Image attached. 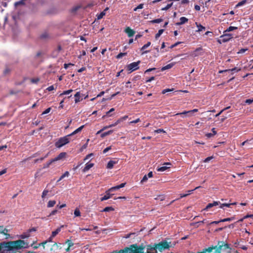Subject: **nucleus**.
I'll return each instance as SVG.
<instances>
[{"label":"nucleus","instance_id":"nucleus-33","mask_svg":"<svg viewBox=\"0 0 253 253\" xmlns=\"http://www.w3.org/2000/svg\"><path fill=\"white\" fill-rule=\"evenodd\" d=\"M196 24L197 26V27L198 28V30H197V32H201V31H202L203 30H205L206 29V28L205 27H204L203 26H202V25L201 24H198L197 23H196Z\"/></svg>","mask_w":253,"mask_h":253},{"label":"nucleus","instance_id":"nucleus-59","mask_svg":"<svg viewBox=\"0 0 253 253\" xmlns=\"http://www.w3.org/2000/svg\"><path fill=\"white\" fill-rule=\"evenodd\" d=\"M155 132L157 133H161V132L165 133L166 131L163 129L160 128V129H158L157 130H155Z\"/></svg>","mask_w":253,"mask_h":253},{"label":"nucleus","instance_id":"nucleus-64","mask_svg":"<svg viewBox=\"0 0 253 253\" xmlns=\"http://www.w3.org/2000/svg\"><path fill=\"white\" fill-rule=\"evenodd\" d=\"M205 135L207 138H211L214 136V135L212 134V133H207Z\"/></svg>","mask_w":253,"mask_h":253},{"label":"nucleus","instance_id":"nucleus-32","mask_svg":"<svg viewBox=\"0 0 253 253\" xmlns=\"http://www.w3.org/2000/svg\"><path fill=\"white\" fill-rule=\"evenodd\" d=\"M247 2V0H243L241 1L238 2L236 5V7L237 8V7H239L240 6H241L245 4Z\"/></svg>","mask_w":253,"mask_h":253},{"label":"nucleus","instance_id":"nucleus-30","mask_svg":"<svg viewBox=\"0 0 253 253\" xmlns=\"http://www.w3.org/2000/svg\"><path fill=\"white\" fill-rule=\"evenodd\" d=\"M69 175V172L68 171H66L64 174H63L59 179L57 180V182L61 181L62 179H63L65 177H68Z\"/></svg>","mask_w":253,"mask_h":253},{"label":"nucleus","instance_id":"nucleus-23","mask_svg":"<svg viewBox=\"0 0 253 253\" xmlns=\"http://www.w3.org/2000/svg\"><path fill=\"white\" fill-rule=\"evenodd\" d=\"M236 205V202H234L233 203H229V204L223 203V204H220V208L221 209H222L224 207H226L227 208H230V206L231 205Z\"/></svg>","mask_w":253,"mask_h":253},{"label":"nucleus","instance_id":"nucleus-15","mask_svg":"<svg viewBox=\"0 0 253 253\" xmlns=\"http://www.w3.org/2000/svg\"><path fill=\"white\" fill-rule=\"evenodd\" d=\"M66 156V152H61L56 157H55L54 159H53L54 161H57L58 160H60L64 158H65Z\"/></svg>","mask_w":253,"mask_h":253},{"label":"nucleus","instance_id":"nucleus-62","mask_svg":"<svg viewBox=\"0 0 253 253\" xmlns=\"http://www.w3.org/2000/svg\"><path fill=\"white\" fill-rule=\"evenodd\" d=\"M147 179H148V177H147V175H145L143 176V177L142 179L141 180V182H141V183H143V182H144L146 181L147 180Z\"/></svg>","mask_w":253,"mask_h":253},{"label":"nucleus","instance_id":"nucleus-8","mask_svg":"<svg viewBox=\"0 0 253 253\" xmlns=\"http://www.w3.org/2000/svg\"><path fill=\"white\" fill-rule=\"evenodd\" d=\"M164 165H166V166H162L160 168H158L157 170L158 171H164L169 168H170V166L172 165L170 163H165Z\"/></svg>","mask_w":253,"mask_h":253},{"label":"nucleus","instance_id":"nucleus-14","mask_svg":"<svg viewBox=\"0 0 253 253\" xmlns=\"http://www.w3.org/2000/svg\"><path fill=\"white\" fill-rule=\"evenodd\" d=\"M118 160H110L107 164V168L109 169H112L114 166L118 163Z\"/></svg>","mask_w":253,"mask_h":253},{"label":"nucleus","instance_id":"nucleus-22","mask_svg":"<svg viewBox=\"0 0 253 253\" xmlns=\"http://www.w3.org/2000/svg\"><path fill=\"white\" fill-rule=\"evenodd\" d=\"M63 227L64 225H61L60 227L57 228L55 231H53L51 234L52 237H54L56 236L61 231V228Z\"/></svg>","mask_w":253,"mask_h":253},{"label":"nucleus","instance_id":"nucleus-29","mask_svg":"<svg viewBox=\"0 0 253 253\" xmlns=\"http://www.w3.org/2000/svg\"><path fill=\"white\" fill-rule=\"evenodd\" d=\"M54 162V161L53 159L50 160L49 162H48L47 163H46L43 165V168L46 169V168H48L49 167V166Z\"/></svg>","mask_w":253,"mask_h":253},{"label":"nucleus","instance_id":"nucleus-54","mask_svg":"<svg viewBox=\"0 0 253 253\" xmlns=\"http://www.w3.org/2000/svg\"><path fill=\"white\" fill-rule=\"evenodd\" d=\"M121 122V120H120V119H119L115 123L110 125V127H114V126H117L118 124H119Z\"/></svg>","mask_w":253,"mask_h":253},{"label":"nucleus","instance_id":"nucleus-48","mask_svg":"<svg viewBox=\"0 0 253 253\" xmlns=\"http://www.w3.org/2000/svg\"><path fill=\"white\" fill-rule=\"evenodd\" d=\"M66 243L68 244V247H71L74 245V243L72 242V241L69 239L66 241Z\"/></svg>","mask_w":253,"mask_h":253},{"label":"nucleus","instance_id":"nucleus-43","mask_svg":"<svg viewBox=\"0 0 253 253\" xmlns=\"http://www.w3.org/2000/svg\"><path fill=\"white\" fill-rule=\"evenodd\" d=\"M48 155V153H47L46 155H45L43 157H41L40 159H37L35 160V163H38L39 161H43L45 158H46Z\"/></svg>","mask_w":253,"mask_h":253},{"label":"nucleus","instance_id":"nucleus-41","mask_svg":"<svg viewBox=\"0 0 253 253\" xmlns=\"http://www.w3.org/2000/svg\"><path fill=\"white\" fill-rule=\"evenodd\" d=\"M173 4V3L171 2L169 4H168L165 7H163L161 9L162 10H167L169 8H170Z\"/></svg>","mask_w":253,"mask_h":253},{"label":"nucleus","instance_id":"nucleus-28","mask_svg":"<svg viewBox=\"0 0 253 253\" xmlns=\"http://www.w3.org/2000/svg\"><path fill=\"white\" fill-rule=\"evenodd\" d=\"M253 144V138H252L250 140H247L243 142H242L241 144V146H244L246 144Z\"/></svg>","mask_w":253,"mask_h":253},{"label":"nucleus","instance_id":"nucleus-56","mask_svg":"<svg viewBox=\"0 0 253 253\" xmlns=\"http://www.w3.org/2000/svg\"><path fill=\"white\" fill-rule=\"evenodd\" d=\"M216 248L215 249V251L213 253H221V250L219 248V247L217 245L216 246Z\"/></svg>","mask_w":253,"mask_h":253},{"label":"nucleus","instance_id":"nucleus-10","mask_svg":"<svg viewBox=\"0 0 253 253\" xmlns=\"http://www.w3.org/2000/svg\"><path fill=\"white\" fill-rule=\"evenodd\" d=\"M111 191H109V189L105 192V195L100 199L101 201H104L110 198L113 194H111Z\"/></svg>","mask_w":253,"mask_h":253},{"label":"nucleus","instance_id":"nucleus-39","mask_svg":"<svg viewBox=\"0 0 253 253\" xmlns=\"http://www.w3.org/2000/svg\"><path fill=\"white\" fill-rule=\"evenodd\" d=\"M73 91L72 89H69L68 90L64 91L62 93L59 95V96H62L64 95L69 94Z\"/></svg>","mask_w":253,"mask_h":253},{"label":"nucleus","instance_id":"nucleus-46","mask_svg":"<svg viewBox=\"0 0 253 253\" xmlns=\"http://www.w3.org/2000/svg\"><path fill=\"white\" fill-rule=\"evenodd\" d=\"M30 236V234H29L28 232L24 233L23 234H22L20 235V238L21 239H25L27 238H28Z\"/></svg>","mask_w":253,"mask_h":253},{"label":"nucleus","instance_id":"nucleus-34","mask_svg":"<svg viewBox=\"0 0 253 253\" xmlns=\"http://www.w3.org/2000/svg\"><path fill=\"white\" fill-rule=\"evenodd\" d=\"M113 131L112 130H110L107 132H103L101 134V137L103 138L107 135L111 134L113 132Z\"/></svg>","mask_w":253,"mask_h":253},{"label":"nucleus","instance_id":"nucleus-18","mask_svg":"<svg viewBox=\"0 0 253 253\" xmlns=\"http://www.w3.org/2000/svg\"><path fill=\"white\" fill-rule=\"evenodd\" d=\"M94 166V164L93 163H87L85 164V166L83 169L84 172H86L88 171L90 169H91L93 166Z\"/></svg>","mask_w":253,"mask_h":253},{"label":"nucleus","instance_id":"nucleus-49","mask_svg":"<svg viewBox=\"0 0 253 253\" xmlns=\"http://www.w3.org/2000/svg\"><path fill=\"white\" fill-rule=\"evenodd\" d=\"M241 70V69H238L237 67L233 68L231 69L226 70L225 71H232V72H239Z\"/></svg>","mask_w":253,"mask_h":253},{"label":"nucleus","instance_id":"nucleus-31","mask_svg":"<svg viewBox=\"0 0 253 253\" xmlns=\"http://www.w3.org/2000/svg\"><path fill=\"white\" fill-rule=\"evenodd\" d=\"M74 216L75 217L80 216H81V212L79 208H77L74 211Z\"/></svg>","mask_w":253,"mask_h":253},{"label":"nucleus","instance_id":"nucleus-53","mask_svg":"<svg viewBox=\"0 0 253 253\" xmlns=\"http://www.w3.org/2000/svg\"><path fill=\"white\" fill-rule=\"evenodd\" d=\"M137 248H138V251H140V252L141 253H144L143 250L144 249V247L143 246V245H140L139 246H137Z\"/></svg>","mask_w":253,"mask_h":253},{"label":"nucleus","instance_id":"nucleus-25","mask_svg":"<svg viewBox=\"0 0 253 253\" xmlns=\"http://www.w3.org/2000/svg\"><path fill=\"white\" fill-rule=\"evenodd\" d=\"M56 202L55 200H50L48 201L47 204V208H51L55 206L56 204Z\"/></svg>","mask_w":253,"mask_h":253},{"label":"nucleus","instance_id":"nucleus-45","mask_svg":"<svg viewBox=\"0 0 253 253\" xmlns=\"http://www.w3.org/2000/svg\"><path fill=\"white\" fill-rule=\"evenodd\" d=\"M126 54H127L126 52H124V53L121 52L117 55L116 58L117 59H120V58H122V57L126 55Z\"/></svg>","mask_w":253,"mask_h":253},{"label":"nucleus","instance_id":"nucleus-40","mask_svg":"<svg viewBox=\"0 0 253 253\" xmlns=\"http://www.w3.org/2000/svg\"><path fill=\"white\" fill-rule=\"evenodd\" d=\"M186 114H188L189 116H190V112L189 111H185L183 112H181V113H176L175 116H178V115H180V116H182L183 115H186Z\"/></svg>","mask_w":253,"mask_h":253},{"label":"nucleus","instance_id":"nucleus-63","mask_svg":"<svg viewBox=\"0 0 253 253\" xmlns=\"http://www.w3.org/2000/svg\"><path fill=\"white\" fill-rule=\"evenodd\" d=\"M111 146H109V147H106L105 149H104L103 151V153L104 154L107 153L109 150H111Z\"/></svg>","mask_w":253,"mask_h":253},{"label":"nucleus","instance_id":"nucleus-21","mask_svg":"<svg viewBox=\"0 0 253 253\" xmlns=\"http://www.w3.org/2000/svg\"><path fill=\"white\" fill-rule=\"evenodd\" d=\"M75 96V102L77 103L83 100V98L80 99V92H77L74 95Z\"/></svg>","mask_w":253,"mask_h":253},{"label":"nucleus","instance_id":"nucleus-50","mask_svg":"<svg viewBox=\"0 0 253 253\" xmlns=\"http://www.w3.org/2000/svg\"><path fill=\"white\" fill-rule=\"evenodd\" d=\"M105 15V12L104 11L101 12L99 14L97 15V19H101L103 18V17Z\"/></svg>","mask_w":253,"mask_h":253},{"label":"nucleus","instance_id":"nucleus-58","mask_svg":"<svg viewBox=\"0 0 253 253\" xmlns=\"http://www.w3.org/2000/svg\"><path fill=\"white\" fill-rule=\"evenodd\" d=\"M193 191V190H191V191H188V194H180V198H184V197H186L187 196H188V195H190V192H191V191Z\"/></svg>","mask_w":253,"mask_h":253},{"label":"nucleus","instance_id":"nucleus-2","mask_svg":"<svg viewBox=\"0 0 253 253\" xmlns=\"http://www.w3.org/2000/svg\"><path fill=\"white\" fill-rule=\"evenodd\" d=\"M170 242L168 243L167 241H162L159 243H155L153 245H148L147 246V249L150 251H155L158 250L161 252L164 250L169 249L170 248L169 244Z\"/></svg>","mask_w":253,"mask_h":253},{"label":"nucleus","instance_id":"nucleus-7","mask_svg":"<svg viewBox=\"0 0 253 253\" xmlns=\"http://www.w3.org/2000/svg\"><path fill=\"white\" fill-rule=\"evenodd\" d=\"M124 250H126V253H141L140 251H138L137 244H133L129 246V247H126Z\"/></svg>","mask_w":253,"mask_h":253},{"label":"nucleus","instance_id":"nucleus-11","mask_svg":"<svg viewBox=\"0 0 253 253\" xmlns=\"http://www.w3.org/2000/svg\"><path fill=\"white\" fill-rule=\"evenodd\" d=\"M216 246H211L208 248H206L203 250L202 252H197V253H211L213 250L215 249Z\"/></svg>","mask_w":253,"mask_h":253},{"label":"nucleus","instance_id":"nucleus-20","mask_svg":"<svg viewBox=\"0 0 253 253\" xmlns=\"http://www.w3.org/2000/svg\"><path fill=\"white\" fill-rule=\"evenodd\" d=\"M150 45H151V42H148L146 44H144L141 48V51H143V52H142V54L146 53L149 52V51H148V50H146V51H144V49L147 48L148 47H149Z\"/></svg>","mask_w":253,"mask_h":253},{"label":"nucleus","instance_id":"nucleus-12","mask_svg":"<svg viewBox=\"0 0 253 253\" xmlns=\"http://www.w3.org/2000/svg\"><path fill=\"white\" fill-rule=\"evenodd\" d=\"M220 204V202L219 201H214L212 203H209L206 207L204 209V210L207 211L208 209L217 205Z\"/></svg>","mask_w":253,"mask_h":253},{"label":"nucleus","instance_id":"nucleus-1","mask_svg":"<svg viewBox=\"0 0 253 253\" xmlns=\"http://www.w3.org/2000/svg\"><path fill=\"white\" fill-rule=\"evenodd\" d=\"M29 247L28 243L23 240L2 242L0 243V251L5 248L7 251H17Z\"/></svg>","mask_w":253,"mask_h":253},{"label":"nucleus","instance_id":"nucleus-3","mask_svg":"<svg viewBox=\"0 0 253 253\" xmlns=\"http://www.w3.org/2000/svg\"><path fill=\"white\" fill-rule=\"evenodd\" d=\"M71 140V136L69 134H68L64 137L59 138L55 143V146L56 147L60 148L65 145L69 143Z\"/></svg>","mask_w":253,"mask_h":253},{"label":"nucleus","instance_id":"nucleus-6","mask_svg":"<svg viewBox=\"0 0 253 253\" xmlns=\"http://www.w3.org/2000/svg\"><path fill=\"white\" fill-rule=\"evenodd\" d=\"M140 63V61H138L137 62H132L126 66V69L128 71H129V73H131L132 72L135 71L139 69V64Z\"/></svg>","mask_w":253,"mask_h":253},{"label":"nucleus","instance_id":"nucleus-27","mask_svg":"<svg viewBox=\"0 0 253 253\" xmlns=\"http://www.w3.org/2000/svg\"><path fill=\"white\" fill-rule=\"evenodd\" d=\"M26 0H20L18 1H16L14 3V6L15 7H17L20 5H24L25 4V1Z\"/></svg>","mask_w":253,"mask_h":253},{"label":"nucleus","instance_id":"nucleus-9","mask_svg":"<svg viewBox=\"0 0 253 253\" xmlns=\"http://www.w3.org/2000/svg\"><path fill=\"white\" fill-rule=\"evenodd\" d=\"M8 230L6 228H3V226H0V234L4 235L6 236V239H8L10 237L9 234L7 232Z\"/></svg>","mask_w":253,"mask_h":253},{"label":"nucleus","instance_id":"nucleus-13","mask_svg":"<svg viewBox=\"0 0 253 253\" xmlns=\"http://www.w3.org/2000/svg\"><path fill=\"white\" fill-rule=\"evenodd\" d=\"M125 32L127 34L128 37H132L135 34V31L128 27L125 29Z\"/></svg>","mask_w":253,"mask_h":253},{"label":"nucleus","instance_id":"nucleus-44","mask_svg":"<svg viewBox=\"0 0 253 253\" xmlns=\"http://www.w3.org/2000/svg\"><path fill=\"white\" fill-rule=\"evenodd\" d=\"M49 36L48 34L47 33H44L42 34L40 36L41 39H45L47 38H48Z\"/></svg>","mask_w":253,"mask_h":253},{"label":"nucleus","instance_id":"nucleus-61","mask_svg":"<svg viewBox=\"0 0 253 253\" xmlns=\"http://www.w3.org/2000/svg\"><path fill=\"white\" fill-rule=\"evenodd\" d=\"M173 88H172V89H164L163 91H162V93L163 94H165L166 92H169V91H173Z\"/></svg>","mask_w":253,"mask_h":253},{"label":"nucleus","instance_id":"nucleus-52","mask_svg":"<svg viewBox=\"0 0 253 253\" xmlns=\"http://www.w3.org/2000/svg\"><path fill=\"white\" fill-rule=\"evenodd\" d=\"M119 189H120V188H119V185H117V186H116L112 187L110 188L109 189V191H111V192H113V191H114L115 190H118Z\"/></svg>","mask_w":253,"mask_h":253},{"label":"nucleus","instance_id":"nucleus-24","mask_svg":"<svg viewBox=\"0 0 253 253\" xmlns=\"http://www.w3.org/2000/svg\"><path fill=\"white\" fill-rule=\"evenodd\" d=\"M173 65H174L173 63L169 64L167 65L166 66L163 67L161 69V71H164L167 69H170L173 66Z\"/></svg>","mask_w":253,"mask_h":253},{"label":"nucleus","instance_id":"nucleus-17","mask_svg":"<svg viewBox=\"0 0 253 253\" xmlns=\"http://www.w3.org/2000/svg\"><path fill=\"white\" fill-rule=\"evenodd\" d=\"M188 21V18L185 17H181L180 18V22L176 23V25H181L184 24V23L187 22Z\"/></svg>","mask_w":253,"mask_h":253},{"label":"nucleus","instance_id":"nucleus-42","mask_svg":"<svg viewBox=\"0 0 253 253\" xmlns=\"http://www.w3.org/2000/svg\"><path fill=\"white\" fill-rule=\"evenodd\" d=\"M165 199V196L164 195H158L156 198H155V200H160L162 201L164 200Z\"/></svg>","mask_w":253,"mask_h":253},{"label":"nucleus","instance_id":"nucleus-4","mask_svg":"<svg viewBox=\"0 0 253 253\" xmlns=\"http://www.w3.org/2000/svg\"><path fill=\"white\" fill-rule=\"evenodd\" d=\"M218 246L222 250L226 251L227 253H230L231 248L229 244L225 243L223 241H219L218 242Z\"/></svg>","mask_w":253,"mask_h":253},{"label":"nucleus","instance_id":"nucleus-47","mask_svg":"<svg viewBox=\"0 0 253 253\" xmlns=\"http://www.w3.org/2000/svg\"><path fill=\"white\" fill-rule=\"evenodd\" d=\"M126 250H124V249L121 250L119 251H114L112 252H111V253H126Z\"/></svg>","mask_w":253,"mask_h":253},{"label":"nucleus","instance_id":"nucleus-38","mask_svg":"<svg viewBox=\"0 0 253 253\" xmlns=\"http://www.w3.org/2000/svg\"><path fill=\"white\" fill-rule=\"evenodd\" d=\"M163 21V19L162 18H158V19H154V20L151 21V23H153V24L159 23L162 22Z\"/></svg>","mask_w":253,"mask_h":253},{"label":"nucleus","instance_id":"nucleus-57","mask_svg":"<svg viewBox=\"0 0 253 253\" xmlns=\"http://www.w3.org/2000/svg\"><path fill=\"white\" fill-rule=\"evenodd\" d=\"M213 157L212 156H211V157H207V158H206L204 160V163H208L209 162L210 160H211V159H213Z\"/></svg>","mask_w":253,"mask_h":253},{"label":"nucleus","instance_id":"nucleus-16","mask_svg":"<svg viewBox=\"0 0 253 253\" xmlns=\"http://www.w3.org/2000/svg\"><path fill=\"white\" fill-rule=\"evenodd\" d=\"M58 249H61V244L60 243H57L56 242H54V244L52 245L51 248L50 249V251H52L55 250H57Z\"/></svg>","mask_w":253,"mask_h":253},{"label":"nucleus","instance_id":"nucleus-35","mask_svg":"<svg viewBox=\"0 0 253 253\" xmlns=\"http://www.w3.org/2000/svg\"><path fill=\"white\" fill-rule=\"evenodd\" d=\"M164 32V29H160L158 31V32L155 35V38L156 39H158L160 36Z\"/></svg>","mask_w":253,"mask_h":253},{"label":"nucleus","instance_id":"nucleus-55","mask_svg":"<svg viewBox=\"0 0 253 253\" xmlns=\"http://www.w3.org/2000/svg\"><path fill=\"white\" fill-rule=\"evenodd\" d=\"M48 193V191L47 190L44 189L42 193V198H44L45 197V196Z\"/></svg>","mask_w":253,"mask_h":253},{"label":"nucleus","instance_id":"nucleus-5","mask_svg":"<svg viewBox=\"0 0 253 253\" xmlns=\"http://www.w3.org/2000/svg\"><path fill=\"white\" fill-rule=\"evenodd\" d=\"M232 38V34H227L226 33L224 32V34L220 37V39L218 40L217 42L219 43H221L222 42H228Z\"/></svg>","mask_w":253,"mask_h":253},{"label":"nucleus","instance_id":"nucleus-26","mask_svg":"<svg viewBox=\"0 0 253 253\" xmlns=\"http://www.w3.org/2000/svg\"><path fill=\"white\" fill-rule=\"evenodd\" d=\"M202 50L203 48L202 47H198L195 50V51L192 53V55L194 56V57L197 56L199 55L198 52H199V51H201Z\"/></svg>","mask_w":253,"mask_h":253},{"label":"nucleus","instance_id":"nucleus-36","mask_svg":"<svg viewBox=\"0 0 253 253\" xmlns=\"http://www.w3.org/2000/svg\"><path fill=\"white\" fill-rule=\"evenodd\" d=\"M114 210V208H112V207H107L105 208L102 211H103V212H108V211H113Z\"/></svg>","mask_w":253,"mask_h":253},{"label":"nucleus","instance_id":"nucleus-60","mask_svg":"<svg viewBox=\"0 0 253 253\" xmlns=\"http://www.w3.org/2000/svg\"><path fill=\"white\" fill-rule=\"evenodd\" d=\"M51 110V108H47L46 109H45L43 112L42 113V115H43V114H47L48 113H49V112Z\"/></svg>","mask_w":253,"mask_h":253},{"label":"nucleus","instance_id":"nucleus-51","mask_svg":"<svg viewBox=\"0 0 253 253\" xmlns=\"http://www.w3.org/2000/svg\"><path fill=\"white\" fill-rule=\"evenodd\" d=\"M143 3L139 4L137 7L134 8L133 10L136 11L139 9H142L143 8Z\"/></svg>","mask_w":253,"mask_h":253},{"label":"nucleus","instance_id":"nucleus-37","mask_svg":"<svg viewBox=\"0 0 253 253\" xmlns=\"http://www.w3.org/2000/svg\"><path fill=\"white\" fill-rule=\"evenodd\" d=\"M237 29H238V28L237 27L230 26L225 31H224V33H227V32H230V31H233L234 30H236Z\"/></svg>","mask_w":253,"mask_h":253},{"label":"nucleus","instance_id":"nucleus-19","mask_svg":"<svg viewBox=\"0 0 253 253\" xmlns=\"http://www.w3.org/2000/svg\"><path fill=\"white\" fill-rule=\"evenodd\" d=\"M84 125H83L82 126H81L80 127H79V128H78L77 129H76L75 131H74L73 132H72L71 133L69 134L70 136L71 137L74 135H75L76 134L80 132L81 131V130L83 129V128L84 127Z\"/></svg>","mask_w":253,"mask_h":253}]
</instances>
